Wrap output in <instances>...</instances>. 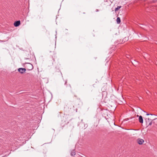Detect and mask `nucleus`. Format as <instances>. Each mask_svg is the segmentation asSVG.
Instances as JSON below:
<instances>
[{
	"mask_svg": "<svg viewBox=\"0 0 157 157\" xmlns=\"http://www.w3.org/2000/svg\"><path fill=\"white\" fill-rule=\"evenodd\" d=\"M26 67L27 69L28 70H31L33 69V65L30 63H27Z\"/></svg>",
	"mask_w": 157,
	"mask_h": 157,
	"instance_id": "obj_2",
	"label": "nucleus"
},
{
	"mask_svg": "<svg viewBox=\"0 0 157 157\" xmlns=\"http://www.w3.org/2000/svg\"><path fill=\"white\" fill-rule=\"evenodd\" d=\"M140 27H141V28H142L143 29H144V27H142V26H141Z\"/></svg>",
	"mask_w": 157,
	"mask_h": 157,
	"instance_id": "obj_14",
	"label": "nucleus"
},
{
	"mask_svg": "<svg viewBox=\"0 0 157 157\" xmlns=\"http://www.w3.org/2000/svg\"><path fill=\"white\" fill-rule=\"evenodd\" d=\"M117 24H119L121 22V19L119 17H117Z\"/></svg>",
	"mask_w": 157,
	"mask_h": 157,
	"instance_id": "obj_8",
	"label": "nucleus"
},
{
	"mask_svg": "<svg viewBox=\"0 0 157 157\" xmlns=\"http://www.w3.org/2000/svg\"><path fill=\"white\" fill-rule=\"evenodd\" d=\"M112 124L115 125V123L113 121V122H112Z\"/></svg>",
	"mask_w": 157,
	"mask_h": 157,
	"instance_id": "obj_10",
	"label": "nucleus"
},
{
	"mask_svg": "<svg viewBox=\"0 0 157 157\" xmlns=\"http://www.w3.org/2000/svg\"><path fill=\"white\" fill-rule=\"evenodd\" d=\"M137 142L139 144H142L144 143V140L142 139L139 138L137 140Z\"/></svg>",
	"mask_w": 157,
	"mask_h": 157,
	"instance_id": "obj_4",
	"label": "nucleus"
},
{
	"mask_svg": "<svg viewBox=\"0 0 157 157\" xmlns=\"http://www.w3.org/2000/svg\"><path fill=\"white\" fill-rule=\"evenodd\" d=\"M20 24V21H17L14 23V25L15 27H17Z\"/></svg>",
	"mask_w": 157,
	"mask_h": 157,
	"instance_id": "obj_5",
	"label": "nucleus"
},
{
	"mask_svg": "<svg viewBox=\"0 0 157 157\" xmlns=\"http://www.w3.org/2000/svg\"><path fill=\"white\" fill-rule=\"evenodd\" d=\"M138 121L140 123H143V117L141 116H139Z\"/></svg>",
	"mask_w": 157,
	"mask_h": 157,
	"instance_id": "obj_6",
	"label": "nucleus"
},
{
	"mask_svg": "<svg viewBox=\"0 0 157 157\" xmlns=\"http://www.w3.org/2000/svg\"><path fill=\"white\" fill-rule=\"evenodd\" d=\"M18 71L21 74H23L25 72L26 69L25 68H20L18 69Z\"/></svg>",
	"mask_w": 157,
	"mask_h": 157,
	"instance_id": "obj_3",
	"label": "nucleus"
},
{
	"mask_svg": "<svg viewBox=\"0 0 157 157\" xmlns=\"http://www.w3.org/2000/svg\"><path fill=\"white\" fill-rule=\"evenodd\" d=\"M98 10H97V11H98Z\"/></svg>",
	"mask_w": 157,
	"mask_h": 157,
	"instance_id": "obj_17",
	"label": "nucleus"
},
{
	"mask_svg": "<svg viewBox=\"0 0 157 157\" xmlns=\"http://www.w3.org/2000/svg\"><path fill=\"white\" fill-rule=\"evenodd\" d=\"M132 130H135V131H136L137 130H134V129H132Z\"/></svg>",
	"mask_w": 157,
	"mask_h": 157,
	"instance_id": "obj_15",
	"label": "nucleus"
},
{
	"mask_svg": "<svg viewBox=\"0 0 157 157\" xmlns=\"http://www.w3.org/2000/svg\"><path fill=\"white\" fill-rule=\"evenodd\" d=\"M157 119V118H155V119H153V120H155V119Z\"/></svg>",
	"mask_w": 157,
	"mask_h": 157,
	"instance_id": "obj_16",
	"label": "nucleus"
},
{
	"mask_svg": "<svg viewBox=\"0 0 157 157\" xmlns=\"http://www.w3.org/2000/svg\"><path fill=\"white\" fill-rule=\"evenodd\" d=\"M146 115H147V116L149 115V114L147 113V114H146Z\"/></svg>",
	"mask_w": 157,
	"mask_h": 157,
	"instance_id": "obj_12",
	"label": "nucleus"
},
{
	"mask_svg": "<svg viewBox=\"0 0 157 157\" xmlns=\"http://www.w3.org/2000/svg\"><path fill=\"white\" fill-rule=\"evenodd\" d=\"M149 115H154L153 114H149Z\"/></svg>",
	"mask_w": 157,
	"mask_h": 157,
	"instance_id": "obj_13",
	"label": "nucleus"
},
{
	"mask_svg": "<svg viewBox=\"0 0 157 157\" xmlns=\"http://www.w3.org/2000/svg\"><path fill=\"white\" fill-rule=\"evenodd\" d=\"M138 109H139L140 110H142V109L140 108V107H138Z\"/></svg>",
	"mask_w": 157,
	"mask_h": 157,
	"instance_id": "obj_11",
	"label": "nucleus"
},
{
	"mask_svg": "<svg viewBox=\"0 0 157 157\" xmlns=\"http://www.w3.org/2000/svg\"><path fill=\"white\" fill-rule=\"evenodd\" d=\"M121 7V6H117V8L115 9V11H118L120 8Z\"/></svg>",
	"mask_w": 157,
	"mask_h": 157,
	"instance_id": "obj_9",
	"label": "nucleus"
},
{
	"mask_svg": "<svg viewBox=\"0 0 157 157\" xmlns=\"http://www.w3.org/2000/svg\"><path fill=\"white\" fill-rule=\"evenodd\" d=\"M75 154V150H73L71 153V156H74Z\"/></svg>",
	"mask_w": 157,
	"mask_h": 157,
	"instance_id": "obj_7",
	"label": "nucleus"
},
{
	"mask_svg": "<svg viewBox=\"0 0 157 157\" xmlns=\"http://www.w3.org/2000/svg\"><path fill=\"white\" fill-rule=\"evenodd\" d=\"M145 120L147 127L151 124L152 120L151 119L149 118H146L145 119Z\"/></svg>",
	"mask_w": 157,
	"mask_h": 157,
	"instance_id": "obj_1",
	"label": "nucleus"
}]
</instances>
